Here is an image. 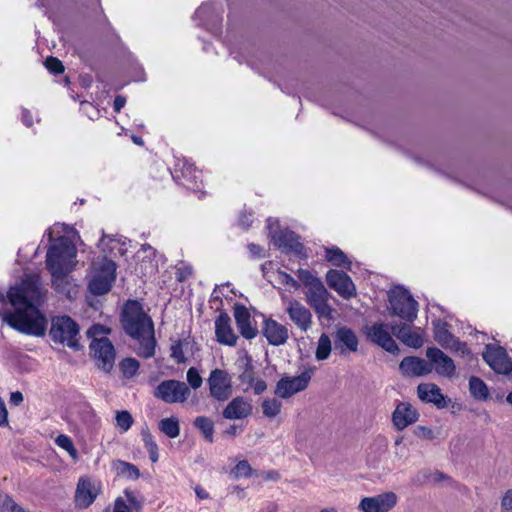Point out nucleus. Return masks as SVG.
Instances as JSON below:
<instances>
[{
	"mask_svg": "<svg viewBox=\"0 0 512 512\" xmlns=\"http://www.w3.org/2000/svg\"><path fill=\"white\" fill-rule=\"evenodd\" d=\"M46 298L40 276L26 275L19 285L11 286L7 295H0V302L6 299L14 307L13 312H5L3 320L13 329L30 336L43 337L47 331V319L39 310Z\"/></svg>",
	"mask_w": 512,
	"mask_h": 512,
	"instance_id": "1",
	"label": "nucleus"
},
{
	"mask_svg": "<svg viewBox=\"0 0 512 512\" xmlns=\"http://www.w3.org/2000/svg\"><path fill=\"white\" fill-rule=\"evenodd\" d=\"M121 324L125 333L139 342L138 355L151 358L155 355L154 323L137 300H128L123 307Z\"/></svg>",
	"mask_w": 512,
	"mask_h": 512,
	"instance_id": "2",
	"label": "nucleus"
},
{
	"mask_svg": "<svg viewBox=\"0 0 512 512\" xmlns=\"http://www.w3.org/2000/svg\"><path fill=\"white\" fill-rule=\"evenodd\" d=\"M76 248L66 237L55 239L46 254V267L54 279H62L71 271V261L76 257Z\"/></svg>",
	"mask_w": 512,
	"mask_h": 512,
	"instance_id": "3",
	"label": "nucleus"
},
{
	"mask_svg": "<svg viewBox=\"0 0 512 512\" xmlns=\"http://www.w3.org/2000/svg\"><path fill=\"white\" fill-rule=\"evenodd\" d=\"M79 325L68 315H57L51 318L49 337L55 344L67 345L73 350H79Z\"/></svg>",
	"mask_w": 512,
	"mask_h": 512,
	"instance_id": "4",
	"label": "nucleus"
},
{
	"mask_svg": "<svg viewBox=\"0 0 512 512\" xmlns=\"http://www.w3.org/2000/svg\"><path fill=\"white\" fill-rule=\"evenodd\" d=\"M172 177L178 185L189 191L200 192L203 189L202 172L185 158L177 160Z\"/></svg>",
	"mask_w": 512,
	"mask_h": 512,
	"instance_id": "5",
	"label": "nucleus"
},
{
	"mask_svg": "<svg viewBox=\"0 0 512 512\" xmlns=\"http://www.w3.org/2000/svg\"><path fill=\"white\" fill-rule=\"evenodd\" d=\"M117 265L113 260L104 258L89 282V290L93 295L107 294L115 282Z\"/></svg>",
	"mask_w": 512,
	"mask_h": 512,
	"instance_id": "6",
	"label": "nucleus"
},
{
	"mask_svg": "<svg viewBox=\"0 0 512 512\" xmlns=\"http://www.w3.org/2000/svg\"><path fill=\"white\" fill-rule=\"evenodd\" d=\"M90 353L96 365L105 372H110L115 363V348L107 337L93 339L90 343Z\"/></svg>",
	"mask_w": 512,
	"mask_h": 512,
	"instance_id": "7",
	"label": "nucleus"
},
{
	"mask_svg": "<svg viewBox=\"0 0 512 512\" xmlns=\"http://www.w3.org/2000/svg\"><path fill=\"white\" fill-rule=\"evenodd\" d=\"M389 303L392 315L409 322H413L417 317L418 303L407 291L390 295Z\"/></svg>",
	"mask_w": 512,
	"mask_h": 512,
	"instance_id": "8",
	"label": "nucleus"
},
{
	"mask_svg": "<svg viewBox=\"0 0 512 512\" xmlns=\"http://www.w3.org/2000/svg\"><path fill=\"white\" fill-rule=\"evenodd\" d=\"M155 397L166 403H182L190 396V388L178 380H164L156 388Z\"/></svg>",
	"mask_w": 512,
	"mask_h": 512,
	"instance_id": "9",
	"label": "nucleus"
},
{
	"mask_svg": "<svg viewBox=\"0 0 512 512\" xmlns=\"http://www.w3.org/2000/svg\"><path fill=\"white\" fill-rule=\"evenodd\" d=\"M484 361L498 374L509 375L512 372V361L505 348L488 344L482 354Z\"/></svg>",
	"mask_w": 512,
	"mask_h": 512,
	"instance_id": "10",
	"label": "nucleus"
},
{
	"mask_svg": "<svg viewBox=\"0 0 512 512\" xmlns=\"http://www.w3.org/2000/svg\"><path fill=\"white\" fill-rule=\"evenodd\" d=\"M435 341L444 349L458 353L461 356H468L471 354L466 342L460 341L448 329L446 322L438 323L434 329Z\"/></svg>",
	"mask_w": 512,
	"mask_h": 512,
	"instance_id": "11",
	"label": "nucleus"
},
{
	"mask_svg": "<svg viewBox=\"0 0 512 512\" xmlns=\"http://www.w3.org/2000/svg\"><path fill=\"white\" fill-rule=\"evenodd\" d=\"M210 395L217 401H226L232 395V380L222 369H214L208 378Z\"/></svg>",
	"mask_w": 512,
	"mask_h": 512,
	"instance_id": "12",
	"label": "nucleus"
},
{
	"mask_svg": "<svg viewBox=\"0 0 512 512\" xmlns=\"http://www.w3.org/2000/svg\"><path fill=\"white\" fill-rule=\"evenodd\" d=\"M307 302L314 309L318 318L332 319L333 309L328 303L330 293L325 288L324 284L321 283L314 288H311L306 293Z\"/></svg>",
	"mask_w": 512,
	"mask_h": 512,
	"instance_id": "13",
	"label": "nucleus"
},
{
	"mask_svg": "<svg viewBox=\"0 0 512 512\" xmlns=\"http://www.w3.org/2000/svg\"><path fill=\"white\" fill-rule=\"evenodd\" d=\"M311 374L304 371L298 376L282 377L276 385L275 394L283 399L305 390L310 382Z\"/></svg>",
	"mask_w": 512,
	"mask_h": 512,
	"instance_id": "14",
	"label": "nucleus"
},
{
	"mask_svg": "<svg viewBox=\"0 0 512 512\" xmlns=\"http://www.w3.org/2000/svg\"><path fill=\"white\" fill-rule=\"evenodd\" d=\"M271 239L274 245L283 252L297 255H301L304 252V245L299 241V236L288 228L273 231Z\"/></svg>",
	"mask_w": 512,
	"mask_h": 512,
	"instance_id": "15",
	"label": "nucleus"
},
{
	"mask_svg": "<svg viewBox=\"0 0 512 512\" xmlns=\"http://www.w3.org/2000/svg\"><path fill=\"white\" fill-rule=\"evenodd\" d=\"M234 318L237 329L243 338L252 340L258 335L259 331L256 321L251 316L250 311L245 305L235 303Z\"/></svg>",
	"mask_w": 512,
	"mask_h": 512,
	"instance_id": "16",
	"label": "nucleus"
},
{
	"mask_svg": "<svg viewBox=\"0 0 512 512\" xmlns=\"http://www.w3.org/2000/svg\"><path fill=\"white\" fill-rule=\"evenodd\" d=\"M326 281L329 287L344 299H350L356 295V287L351 277L343 271L329 270L326 275Z\"/></svg>",
	"mask_w": 512,
	"mask_h": 512,
	"instance_id": "17",
	"label": "nucleus"
},
{
	"mask_svg": "<svg viewBox=\"0 0 512 512\" xmlns=\"http://www.w3.org/2000/svg\"><path fill=\"white\" fill-rule=\"evenodd\" d=\"M426 357L428 363L435 371L441 375L451 378L455 375L456 366L452 358L446 355L441 349L437 347H428L426 350Z\"/></svg>",
	"mask_w": 512,
	"mask_h": 512,
	"instance_id": "18",
	"label": "nucleus"
},
{
	"mask_svg": "<svg viewBox=\"0 0 512 512\" xmlns=\"http://www.w3.org/2000/svg\"><path fill=\"white\" fill-rule=\"evenodd\" d=\"M397 504L394 492H385L373 497H364L359 504L363 512H388Z\"/></svg>",
	"mask_w": 512,
	"mask_h": 512,
	"instance_id": "19",
	"label": "nucleus"
},
{
	"mask_svg": "<svg viewBox=\"0 0 512 512\" xmlns=\"http://www.w3.org/2000/svg\"><path fill=\"white\" fill-rule=\"evenodd\" d=\"M289 319L303 332H307L312 326V314L301 302L295 299L288 301L285 308Z\"/></svg>",
	"mask_w": 512,
	"mask_h": 512,
	"instance_id": "20",
	"label": "nucleus"
},
{
	"mask_svg": "<svg viewBox=\"0 0 512 512\" xmlns=\"http://www.w3.org/2000/svg\"><path fill=\"white\" fill-rule=\"evenodd\" d=\"M418 418V411L408 402H399L392 413V423L398 431L414 424Z\"/></svg>",
	"mask_w": 512,
	"mask_h": 512,
	"instance_id": "21",
	"label": "nucleus"
},
{
	"mask_svg": "<svg viewBox=\"0 0 512 512\" xmlns=\"http://www.w3.org/2000/svg\"><path fill=\"white\" fill-rule=\"evenodd\" d=\"M262 334L268 343L273 346L283 345L289 337L287 327L272 318L264 319Z\"/></svg>",
	"mask_w": 512,
	"mask_h": 512,
	"instance_id": "22",
	"label": "nucleus"
},
{
	"mask_svg": "<svg viewBox=\"0 0 512 512\" xmlns=\"http://www.w3.org/2000/svg\"><path fill=\"white\" fill-rule=\"evenodd\" d=\"M368 338L390 353L399 351L398 345L390 335L386 326L382 323H375L369 328Z\"/></svg>",
	"mask_w": 512,
	"mask_h": 512,
	"instance_id": "23",
	"label": "nucleus"
},
{
	"mask_svg": "<svg viewBox=\"0 0 512 512\" xmlns=\"http://www.w3.org/2000/svg\"><path fill=\"white\" fill-rule=\"evenodd\" d=\"M215 335L219 343L227 346H235L237 335L231 327V319L226 312H221L215 320Z\"/></svg>",
	"mask_w": 512,
	"mask_h": 512,
	"instance_id": "24",
	"label": "nucleus"
},
{
	"mask_svg": "<svg viewBox=\"0 0 512 512\" xmlns=\"http://www.w3.org/2000/svg\"><path fill=\"white\" fill-rule=\"evenodd\" d=\"M359 341L355 332L346 326L339 327L334 335L335 349L340 351V354L347 352H357Z\"/></svg>",
	"mask_w": 512,
	"mask_h": 512,
	"instance_id": "25",
	"label": "nucleus"
},
{
	"mask_svg": "<svg viewBox=\"0 0 512 512\" xmlns=\"http://www.w3.org/2000/svg\"><path fill=\"white\" fill-rule=\"evenodd\" d=\"M402 374L407 376H424L432 372L431 365L423 358L407 356L402 359L399 365Z\"/></svg>",
	"mask_w": 512,
	"mask_h": 512,
	"instance_id": "26",
	"label": "nucleus"
},
{
	"mask_svg": "<svg viewBox=\"0 0 512 512\" xmlns=\"http://www.w3.org/2000/svg\"><path fill=\"white\" fill-rule=\"evenodd\" d=\"M252 413V405L242 396L233 398L223 409L222 415L228 420L247 418Z\"/></svg>",
	"mask_w": 512,
	"mask_h": 512,
	"instance_id": "27",
	"label": "nucleus"
},
{
	"mask_svg": "<svg viewBox=\"0 0 512 512\" xmlns=\"http://www.w3.org/2000/svg\"><path fill=\"white\" fill-rule=\"evenodd\" d=\"M97 493L89 478L81 477L75 492V505L80 509L88 508L96 499Z\"/></svg>",
	"mask_w": 512,
	"mask_h": 512,
	"instance_id": "28",
	"label": "nucleus"
},
{
	"mask_svg": "<svg viewBox=\"0 0 512 512\" xmlns=\"http://www.w3.org/2000/svg\"><path fill=\"white\" fill-rule=\"evenodd\" d=\"M418 397L425 403H433L437 408L442 409L447 406L445 396L441 389L434 383H422L417 388Z\"/></svg>",
	"mask_w": 512,
	"mask_h": 512,
	"instance_id": "29",
	"label": "nucleus"
},
{
	"mask_svg": "<svg viewBox=\"0 0 512 512\" xmlns=\"http://www.w3.org/2000/svg\"><path fill=\"white\" fill-rule=\"evenodd\" d=\"M126 500L122 497H118L114 501L113 512H142L143 511V500L136 497L134 492L125 490L124 491Z\"/></svg>",
	"mask_w": 512,
	"mask_h": 512,
	"instance_id": "30",
	"label": "nucleus"
},
{
	"mask_svg": "<svg viewBox=\"0 0 512 512\" xmlns=\"http://www.w3.org/2000/svg\"><path fill=\"white\" fill-rule=\"evenodd\" d=\"M325 258L336 267L350 268L351 261L348 259L346 254L338 247L333 246L325 249Z\"/></svg>",
	"mask_w": 512,
	"mask_h": 512,
	"instance_id": "31",
	"label": "nucleus"
},
{
	"mask_svg": "<svg viewBox=\"0 0 512 512\" xmlns=\"http://www.w3.org/2000/svg\"><path fill=\"white\" fill-rule=\"evenodd\" d=\"M194 427L200 431L208 443L214 442V422L206 416H198L194 419Z\"/></svg>",
	"mask_w": 512,
	"mask_h": 512,
	"instance_id": "32",
	"label": "nucleus"
},
{
	"mask_svg": "<svg viewBox=\"0 0 512 512\" xmlns=\"http://www.w3.org/2000/svg\"><path fill=\"white\" fill-rule=\"evenodd\" d=\"M158 429L169 438H176L180 435V422L176 416L163 418L158 423Z\"/></svg>",
	"mask_w": 512,
	"mask_h": 512,
	"instance_id": "33",
	"label": "nucleus"
},
{
	"mask_svg": "<svg viewBox=\"0 0 512 512\" xmlns=\"http://www.w3.org/2000/svg\"><path fill=\"white\" fill-rule=\"evenodd\" d=\"M471 395L478 400H486L489 397V390L486 383L479 377L471 376L469 379Z\"/></svg>",
	"mask_w": 512,
	"mask_h": 512,
	"instance_id": "34",
	"label": "nucleus"
},
{
	"mask_svg": "<svg viewBox=\"0 0 512 512\" xmlns=\"http://www.w3.org/2000/svg\"><path fill=\"white\" fill-rule=\"evenodd\" d=\"M141 436L151 462L156 463L159 460V449L153 435L149 429L146 428L141 431Z\"/></svg>",
	"mask_w": 512,
	"mask_h": 512,
	"instance_id": "35",
	"label": "nucleus"
},
{
	"mask_svg": "<svg viewBox=\"0 0 512 512\" xmlns=\"http://www.w3.org/2000/svg\"><path fill=\"white\" fill-rule=\"evenodd\" d=\"M139 367V361L132 357L124 358L119 363L120 371L127 379L134 377L137 374Z\"/></svg>",
	"mask_w": 512,
	"mask_h": 512,
	"instance_id": "36",
	"label": "nucleus"
},
{
	"mask_svg": "<svg viewBox=\"0 0 512 512\" xmlns=\"http://www.w3.org/2000/svg\"><path fill=\"white\" fill-rule=\"evenodd\" d=\"M299 283H302L308 290L321 284L322 281L307 269H298L296 272Z\"/></svg>",
	"mask_w": 512,
	"mask_h": 512,
	"instance_id": "37",
	"label": "nucleus"
},
{
	"mask_svg": "<svg viewBox=\"0 0 512 512\" xmlns=\"http://www.w3.org/2000/svg\"><path fill=\"white\" fill-rule=\"evenodd\" d=\"M276 280L280 285H282L289 292L297 291L301 287V284L299 283V281L294 279L289 273L282 271V270L277 271Z\"/></svg>",
	"mask_w": 512,
	"mask_h": 512,
	"instance_id": "38",
	"label": "nucleus"
},
{
	"mask_svg": "<svg viewBox=\"0 0 512 512\" xmlns=\"http://www.w3.org/2000/svg\"><path fill=\"white\" fill-rule=\"evenodd\" d=\"M55 443L57 446L65 450L72 459L76 460L78 458V451L73 443V440L68 435L59 434L55 438Z\"/></svg>",
	"mask_w": 512,
	"mask_h": 512,
	"instance_id": "39",
	"label": "nucleus"
},
{
	"mask_svg": "<svg viewBox=\"0 0 512 512\" xmlns=\"http://www.w3.org/2000/svg\"><path fill=\"white\" fill-rule=\"evenodd\" d=\"M116 427L121 433L127 432L133 425L134 419L131 413L127 410H121L116 412Z\"/></svg>",
	"mask_w": 512,
	"mask_h": 512,
	"instance_id": "40",
	"label": "nucleus"
},
{
	"mask_svg": "<svg viewBox=\"0 0 512 512\" xmlns=\"http://www.w3.org/2000/svg\"><path fill=\"white\" fill-rule=\"evenodd\" d=\"M331 352V340L328 335L322 334L318 341L316 349L317 360H325L329 357Z\"/></svg>",
	"mask_w": 512,
	"mask_h": 512,
	"instance_id": "41",
	"label": "nucleus"
},
{
	"mask_svg": "<svg viewBox=\"0 0 512 512\" xmlns=\"http://www.w3.org/2000/svg\"><path fill=\"white\" fill-rule=\"evenodd\" d=\"M281 406H282L281 402L275 398L265 399L262 402L263 414L268 418H274L280 413Z\"/></svg>",
	"mask_w": 512,
	"mask_h": 512,
	"instance_id": "42",
	"label": "nucleus"
},
{
	"mask_svg": "<svg viewBox=\"0 0 512 512\" xmlns=\"http://www.w3.org/2000/svg\"><path fill=\"white\" fill-rule=\"evenodd\" d=\"M252 473V467L247 460L239 461L231 470V475L234 479H239L241 477L249 478L252 476Z\"/></svg>",
	"mask_w": 512,
	"mask_h": 512,
	"instance_id": "43",
	"label": "nucleus"
},
{
	"mask_svg": "<svg viewBox=\"0 0 512 512\" xmlns=\"http://www.w3.org/2000/svg\"><path fill=\"white\" fill-rule=\"evenodd\" d=\"M119 473L126 476L128 479L137 480L140 477V471L132 463L119 461Z\"/></svg>",
	"mask_w": 512,
	"mask_h": 512,
	"instance_id": "44",
	"label": "nucleus"
},
{
	"mask_svg": "<svg viewBox=\"0 0 512 512\" xmlns=\"http://www.w3.org/2000/svg\"><path fill=\"white\" fill-rule=\"evenodd\" d=\"M44 65L46 69L54 75L62 74L65 71L62 61L54 56H48L45 59Z\"/></svg>",
	"mask_w": 512,
	"mask_h": 512,
	"instance_id": "45",
	"label": "nucleus"
},
{
	"mask_svg": "<svg viewBox=\"0 0 512 512\" xmlns=\"http://www.w3.org/2000/svg\"><path fill=\"white\" fill-rule=\"evenodd\" d=\"M192 274H193V268L190 265L182 262L176 266L175 275H176V280L178 282L186 281L187 279H189L192 276Z\"/></svg>",
	"mask_w": 512,
	"mask_h": 512,
	"instance_id": "46",
	"label": "nucleus"
},
{
	"mask_svg": "<svg viewBox=\"0 0 512 512\" xmlns=\"http://www.w3.org/2000/svg\"><path fill=\"white\" fill-rule=\"evenodd\" d=\"M403 343L409 347L419 348L423 344V338L419 333L413 331L412 328H410L409 333L406 335Z\"/></svg>",
	"mask_w": 512,
	"mask_h": 512,
	"instance_id": "47",
	"label": "nucleus"
},
{
	"mask_svg": "<svg viewBox=\"0 0 512 512\" xmlns=\"http://www.w3.org/2000/svg\"><path fill=\"white\" fill-rule=\"evenodd\" d=\"M110 332V329L102 324H94L92 325L88 331V337L93 339H100V337H106L105 335Z\"/></svg>",
	"mask_w": 512,
	"mask_h": 512,
	"instance_id": "48",
	"label": "nucleus"
},
{
	"mask_svg": "<svg viewBox=\"0 0 512 512\" xmlns=\"http://www.w3.org/2000/svg\"><path fill=\"white\" fill-rule=\"evenodd\" d=\"M170 356L177 362L183 363L185 361V356L183 353V344L181 340L175 341L170 348Z\"/></svg>",
	"mask_w": 512,
	"mask_h": 512,
	"instance_id": "49",
	"label": "nucleus"
},
{
	"mask_svg": "<svg viewBox=\"0 0 512 512\" xmlns=\"http://www.w3.org/2000/svg\"><path fill=\"white\" fill-rule=\"evenodd\" d=\"M187 381L193 389H197L202 385V378L193 367L189 368L187 371Z\"/></svg>",
	"mask_w": 512,
	"mask_h": 512,
	"instance_id": "50",
	"label": "nucleus"
},
{
	"mask_svg": "<svg viewBox=\"0 0 512 512\" xmlns=\"http://www.w3.org/2000/svg\"><path fill=\"white\" fill-rule=\"evenodd\" d=\"M242 382H247L248 384H252L255 380V372L251 363H247L244 367L243 372L239 376Z\"/></svg>",
	"mask_w": 512,
	"mask_h": 512,
	"instance_id": "51",
	"label": "nucleus"
},
{
	"mask_svg": "<svg viewBox=\"0 0 512 512\" xmlns=\"http://www.w3.org/2000/svg\"><path fill=\"white\" fill-rule=\"evenodd\" d=\"M414 434L417 437L422 438V439L432 440L435 438V434H434L433 430L426 426H417L414 429Z\"/></svg>",
	"mask_w": 512,
	"mask_h": 512,
	"instance_id": "52",
	"label": "nucleus"
},
{
	"mask_svg": "<svg viewBox=\"0 0 512 512\" xmlns=\"http://www.w3.org/2000/svg\"><path fill=\"white\" fill-rule=\"evenodd\" d=\"M247 248L252 258H263L265 256L264 249L258 244L249 243Z\"/></svg>",
	"mask_w": 512,
	"mask_h": 512,
	"instance_id": "53",
	"label": "nucleus"
},
{
	"mask_svg": "<svg viewBox=\"0 0 512 512\" xmlns=\"http://www.w3.org/2000/svg\"><path fill=\"white\" fill-rule=\"evenodd\" d=\"M501 507L505 512H512V489H509L501 500Z\"/></svg>",
	"mask_w": 512,
	"mask_h": 512,
	"instance_id": "54",
	"label": "nucleus"
},
{
	"mask_svg": "<svg viewBox=\"0 0 512 512\" xmlns=\"http://www.w3.org/2000/svg\"><path fill=\"white\" fill-rule=\"evenodd\" d=\"M410 328V326L403 325L397 329L393 328V333L399 340L403 342L406 335L409 333Z\"/></svg>",
	"mask_w": 512,
	"mask_h": 512,
	"instance_id": "55",
	"label": "nucleus"
},
{
	"mask_svg": "<svg viewBox=\"0 0 512 512\" xmlns=\"http://www.w3.org/2000/svg\"><path fill=\"white\" fill-rule=\"evenodd\" d=\"M126 104V98L123 95H117L113 101V110L119 113Z\"/></svg>",
	"mask_w": 512,
	"mask_h": 512,
	"instance_id": "56",
	"label": "nucleus"
},
{
	"mask_svg": "<svg viewBox=\"0 0 512 512\" xmlns=\"http://www.w3.org/2000/svg\"><path fill=\"white\" fill-rule=\"evenodd\" d=\"M21 120H22V123L27 127H31L33 125V117H32L31 112L28 109L22 110Z\"/></svg>",
	"mask_w": 512,
	"mask_h": 512,
	"instance_id": "57",
	"label": "nucleus"
},
{
	"mask_svg": "<svg viewBox=\"0 0 512 512\" xmlns=\"http://www.w3.org/2000/svg\"><path fill=\"white\" fill-rule=\"evenodd\" d=\"M24 400L23 394L20 391L12 392L10 395V403L12 405L18 406Z\"/></svg>",
	"mask_w": 512,
	"mask_h": 512,
	"instance_id": "58",
	"label": "nucleus"
},
{
	"mask_svg": "<svg viewBox=\"0 0 512 512\" xmlns=\"http://www.w3.org/2000/svg\"><path fill=\"white\" fill-rule=\"evenodd\" d=\"M266 388L267 384L262 379L257 380L253 385L254 393L256 395L262 394L266 390Z\"/></svg>",
	"mask_w": 512,
	"mask_h": 512,
	"instance_id": "59",
	"label": "nucleus"
},
{
	"mask_svg": "<svg viewBox=\"0 0 512 512\" xmlns=\"http://www.w3.org/2000/svg\"><path fill=\"white\" fill-rule=\"evenodd\" d=\"M194 491L199 500H204V499L209 498V493L199 485L195 487Z\"/></svg>",
	"mask_w": 512,
	"mask_h": 512,
	"instance_id": "60",
	"label": "nucleus"
},
{
	"mask_svg": "<svg viewBox=\"0 0 512 512\" xmlns=\"http://www.w3.org/2000/svg\"><path fill=\"white\" fill-rule=\"evenodd\" d=\"M13 503H16L13 498L9 495H6L5 496V499H4V502H3V507L5 509H7L9 512H14L12 506H13Z\"/></svg>",
	"mask_w": 512,
	"mask_h": 512,
	"instance_id": "61",
	"label": "nucleus"
},
{
	"mask_svg": "<svg viewBox=\"0 0 512 512\" xmlns=\"http://www.w3.org/2000/svg\"><path fill=\"white\" fill-rule=\"evenodd\" d=\"M264 479L265 480H274V481H277L280 479V474L278 471L276 470H271L269 472L266 473V475L264 476Z\"/></svg>",
	"mask_w": 512,
	"mask_h": 512,
	"instance_id": "62",
	"label": "nucleus"
},
{
	"mask_svg": "<svg viewBox=\"0 0 512 512\" xmlns=\"http://www.w3.org/2000/svg\"><path fill=\"white\" fill-rule=\"evenodd\" d=\"M239 427L235 424L230 425L225 431L224 434L234 437L238 432Z\"/></svg>",
	"mask_w": 512,
	"mask_h": 512,
	"instance_id": "63",
	"label": "nucleus"
},
{
	"mask_svg": "<svg viewBox=\"0 0 512 512\" xmlns=\"http://www.w3.org/2000/svg\"><path fill=\"white\" fill-rule=\"evenodd\" d=\"M506 401L512 405V392L508 393V395L506 396Z\"/></svg>",
	"mask_w": 512,
	"mask_h": 512,
	"instance_id": "64",
	"label": "nucleus"
}]
</instances>
